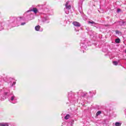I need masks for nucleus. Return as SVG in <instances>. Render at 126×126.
I'll return each instance as SVG.
<instances>
[{
	"label": "nucleus",
	"mask_w": 126,
	"mask_h": 126,
	"mask_svg": "<svg viewBox=\"0 0 126 126\" xmlns=\"http://www.w3.org/2000/svg\"><path fill=\"white\" fill-rule=\"evenodd\" d=\"M73 25H74V26H75L76 27H80V26H81L80 23H79L78 22H73Z\"/></svg>",
	"instance_id": "nucleus-4"
},
{
	"label": "nucleus",
	"mask_w": 126,
	"mask_h": 126,
	"mask_svg": "<svg viewBox=\"0 0 126 126\" xmlns=\"http://www.w3.org/2000/svg\"><path fill=\"white\" fill-rule=\"evenodd\" d=\"M100 114H102V111H98L97 112L96 114V116H99Z\"/></svg>",
	"instance_id": "nucleus-13"
},
{
	"label": "nucleus",
	"mask_w": 126,
	"mask_h": 126,
	"mask_svg": "<svg viewBox=\"0 0 126 126\" xmlns=\"http://www.w3.org/2000/svg\"><path fill=\"white\" fill-rule=\"evenodd\" d=\"M69 117H70L69 115L67 114L66 116H65L64 117L65 120H68V119H69Z\"/></svg>",
	"instance_id": "nucleus-12"
},
{
	"label": "nucleus",
	"mask_w": 126,
	"mask_h": 126,
	"mask_svg": "<svg viewBox=\"0 0 126 126\" xmlns=\"http://www.w3.org/2000/svg\"><path fill=\"white\" fill-rule=\"evenodd\" d=\"M65 8L66 9H70L71 8V6L68 4V2H66L65 4Z\"/></svg>",
	"instance_id": "nucleus-5"
},
{
	"label": "nucleus",
	"mask_w": 126,
	"mask_h": 126,
	"mask_svg": "<svg viewBox=\"0 0 126 126\" xmlns=\"http://www.w3.org/2000/svg\"><path fill=\"white\" fill-rule=\"evenodd\" d=\"M3 27L1 26L0 27V31H1V30H3Z\"/></svg>",
	"instance_id": "nucleus-17"
},
{
	"label": "nucleus",
	"mask_w": 126,
	"mask_h": 126,
	"mask_svg": "<svg viewBox=\"0 0 126 126\" xmlns=\"http://www.w3.org/2000/svg\"><path fill=\"white\" fill-rule=\"evenodd\" d=\"M40 28L41 27L40 26H36L35 27V30H36V31H39V30H40Z\"/></svg>",
	"instance_id": "nucleus-8"
},
{
	"label": "nucleus",
	"mask_w": 126,
	"mask_h": 126,
	"mask_svg": "<svg viewBox=\"0 0 126 126\" xmlns=\"http://www.w3.org/2000/svg\"><path fill=\"white\" fill-rule=\"evenodd\" d=\"M30 11H33L34 13H35L36 14V13H37V12H38V9H37V8H33L32 9L31 8L27 11V12H29Z\"/></svg>",
	"instance_id": "nucleus-3"
},
{
	"label": "nucleus",
	"mask_w": 126,
	"mask_h": 126,
	"mask_svg": "<svg viewBox=\"0 0 126 126\" xmlns=\"http://www.w3.org/2000/svg\"><path fill=\"white\" fill-rule=\"evenodd\" d=\"M115 42L116 43H120V42H121V40L120 38H117L115 40Z\"/></svg>",
	"instance_id": "nucleus-14"
},
{
	"label": "nucleus",
	"mask_w": 126,
	"mask_h": 126,
	"mask_svg": "<svg viewBox=\"0 0 126 126\" xmlns=\"http://www.w3.org/2000/svg\"><path fill=\"white\" fill-rule=\"evenodd\" d=\"M77 94L78 95H80V96H82V97H84V96H86V94H87L86 93H83L82 92V91H79Z\"/></svg>",
	"instance_id": "nucleus-2"
},
{
	"label": "nucleus",
	"mask_w": 126,
	"mask_h": 126,
	"mask_svg": "<svg viewBox=\"0 0 126 126\" xmlns=\"http://www.w3.org/2000/svg\"><path fill=\"white\" fill-rule=\"evenodd\" d=\"M43 21L45 22V21L44 20H43Z\"/></svg>",
	"instance_id": "nucleus-25"
},
{
	"label": "nucleus",
	"mask_w": 126,
	"mask_h": 126,
	"mask_svg": "<svg viewBox=\"0 0 126 126\" xmlns=\"http://www.w3.org/2000/svg\"><path fill=\"white\" fill-rule=\"evenodd\" d=\"M88 24H91V25H92L93 26L96 25V23L92 20L88 21Z\"/></svg>",
	"instance_id": "nucleus-6"
},
{
	"label": "nucleus",
	"mask_w": 126,
	"mask_h": 126,
	"mask_svg": "<svg viewBox=\"0 0 126 126\" xmlns=\"http://www.w3.org/2000/svg\"><path fill=\"white\" fill-rule=\"evenodd\" d=\"M120 11H121V9H117V12H120Z\"/></svg>",
	"instance_id": "nucleus-21"
},
{
	"label": "nucleus",
	"mask_w": 126,
	"mask_h": 126,
	"mask_svg": "<svg viewBox=\"0 0 126 126\" xmlns=\"http://www.w3.org/2000/svg\"><path fill=\"white\" fill-rule=\"evenodd\" d=\"M0 126H8V124L7 123H0Z\"/></svg>",
	"instance_id": "nucleus-10"
},
{
	"label": "nucleus",
	"mask_w": 126,
	"mask_h": 126,
	"mask_svg": "<svg viewBox=\"0 0 126 126\" xmlns=\"http://www.w3.org/2000/svg\"><path fill=\"white\" fill-rule=\"evenodd\" d=\"M119 24H120V25L122 26V25H126V24L125 22L122 21L119 22Z\"/></svg>",
	"instance_id": "nucleus-9"
},
{
	"label": "nucleus",
	"mask_w": 126,
	"mask_h": 126,
	"mask_svg": "<svg viewBox=\"0 0 126 126\" xmlns=\"http://www.w3.org/2000/svg\"><path fill=\"white\" fill-rule=\"evenodd\" d=\"M81 49H86L87 47L86 46V45L85 44H84L83 43H81L80 44Z\"/></svg>",
	"instance_id": "nucleus-7"
},
{
	"label": "nucleus",
	"mask_w": 126,
	"mask_h": 126,
	"mask_svg": "<svg viewBox=\"0 0 126 126\" xmlns=\"http://www.w3.org/2000/svg\"><path fill=\"white\" fill-rule=\"evenodd\" d=\"M13 84L15 85V82H14Z\"/></svg>",
	"instance_id": "nucleus-23"
},
{
	"label": "nucleus",
	"mask_w": 126,
	"mask_h": 126,
	"mask_svg": "<svg viewBox=\"0 0 126 126\" xmlns=\"http://www.w3.org/2000/svg\"><path fill=\"white\" fill-rule=\"evenodd\" d=\"M25 24H26V23H25V22H24V23H22L21 24V25L23 26V25H25Z\"/></svg>",
	"instance_id": "nucleus-18"
},
{
	"label": "nucleus",
	"mask_w": 126,
	"mask_h": 126,
	"mask_svg": "<svg viewBox=\"0 0 126 126\" xmlns=\"http://www.w3.org/2000/svg\"><path fill=\"white\" fill-rule=\"evenodd\" d=\"M65 12L66 13V14H68V12H66V10H65V8H64Z\"/></svg>",
	"instance_id": "nucleus-20"
},
{
	"label": "nucleus",
	"mask_w": 126,
	"mask_h": 126,
	"mask_svg": "<svg viewBox=\"0 0 126 126\" xmlns=\"http://www.w3.org/2000/svg\"><path fill=\"white\" fill-rule=\"evenodd\" d=\"M116 33L117 34H119V33H120V32L119 31H116Z\"/></svg>",
	"instance_id": "nucleus-19"
},
{
	"label": "nucleus",
	"mask_w": 126,
	"mask_h": 126,
	"mask_svg": "<svg viewBox=\"0 0 126 126\" xmlns=\"http://www.w3.org/2000/svg\"><path fill=\"white\" fill-rule=\"evenodd\" d=\"M3 95H4L3 97H4V96H7V95H8V93L5 92L4 93Z\"/></svg>",
	"instance_id": "nucleus-16"
},
{
	"label": "nucleus",
	"mask_w": 126,
	"mask_h": 126,
	"mask_svg": "<svg viewBox=\"0 0 126 126\" xmlns=\"http://www.w3.org/2000/svg\"><path fill=\"white\" fill-rule=\"evenodd\" d=\"M122 126V124L121 123L116 122L115 123V126Z\"/></svg>",
	"instance_id": "nucleus-11"
},
{
	"label": "nucleus",
	"mask_w": 126,
	"mask_h": 126,
	"mask_svg": "<svg viewBox=\"0 0 126 126\" xmlns=\"http://www.w3.org/2000/svg\"><path fill=\"white\" fill-rule=\"evenodd\" d=\"M113 64H114V65H118V62L117 61H114L113 62Z\"/></svg>",
	"instance_id": "nucleus-15"
},
{
	"label": "nucleus",
	"mask_w": 126,
	"mask_h": 126,
	"mask_svg": "<svg viewBox=\"0 0 126 126\" xmlns=\"http://www.w3.org/2000/svg\"><path fill=\"white\" fill-rule=\"evenodd\" d=\"M1 100L2 101H3V100H4V98H1Z\"/></svg>",
	"instance_id": "nucleus-22"
},
{
	"label": "nucleus",
	"mask_w": 126,
	"mask_h": 126,
	"mask_svg": "<svg viewBox=\"0 0 126 126\" xmlns=\"http://www.w3.org/2000/svg\"><path fill=\"white\" fill-rule=\"evenodd\" d=\"M4 98H5V99H6V97L5 96V97H4Z\"/></svg>",
	"instance_id": "nucleus-24"
},
{
	"label": "nucleus",
	"mask_w": 126,
	"mask_h": 126,
	"mask_svg": "<svg viewBox=\"0 0 126 126\" xmlns=\"http://www.w3.org/2000/svg\"><path fill=\"white\" fill-rule=\"evenodd\" d=\"M16 100H17V98H16L15 96L12 95L9 101L11 102V103H13V104H15V102H13V101H16Z\"/></svg>",
	"instance_id": "nucleus-1"
},
{
	"label": "nucleus",
	"mask_w": 126,
	"mask_h": 126,
	"mask_svg": "<svg viewBox=\"0 0 126 126\" xmlns=\"http://www.w3.org/2000/svg\"><path fill=\"white\" fill-rule=\"evenodd\" d=\"M90 93H91V92H90Z\"/></svg>",
	"instance_id": "nucleus-26"
}]
</instances>
